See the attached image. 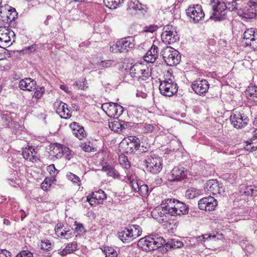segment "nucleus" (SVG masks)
<instances>
[{"instance_id": "obj_1", "label": "nucleus", "mask_w": 257, "mask_h": 257, "mask_svg": "<svg viewBox=\"0 0 257 257\" xmlns=\"http://www.w3.org/2000/svg\"><path fill=\"white\" fill-rule=\"evenodd\" d=\"M165 240L156 234H151L141 238L138 241V246L146 251H150L158 248L162 249Z\"/></svg>"}, {"instance_id": "obj_2", "label": "nucleus", "mask_w": 257, "mask_h": 257, "mask_svg": "<svg viewBox=\"0 0 257 257\" xmlns=\"http://www.w3.org/2000/svg\"><path fill=\"white\" fill-rule=\"evenodd\" d=\"M210 4L212 13L207 21L211 20L214 22H221L227 19V6L224 2L211 0Z\"/></svg>"}, {"instance_id": "obj_3", "label": "nucleus", "mask_w": 257, "mask_h": 257, "mask_svg": "<svg viewBox=\"0 0 257 257\" xmlns=\"http://www.w3.org/2000/svg\"><path fill=\"white\" fill-rule=\"evenodd\" d=\"M164 62L170 66L179 64L181 60V55L178 51L170 46L163 48L160 53Z\"/></svg>"}, {"instance_id": "obj_4", "label": "nucleus", "mask_w": 257, "mask_h": 257, "mask_svg": "<svg viewBox=\"0 0 257 257\" xmlns=\"http://www.w3.org/2000/svg\"><path fill=\"white\" fill-rule=\"evenodd\" d=\"M144 162L146 165L147 170L152 174H158L162 169V158L152 152H150L149 155L147 156Z\"/></svg>"}, {"instance_id": "obj_5", "label": "nucleus", "mask_w": 257, "mask_h": 257, "mask_svg": "<svg viewBox=\"0 0 257 257\" xmlns=\"http://www.w3.org/2000/svg\"><path fill=\"white\" fill-rule=\"evenodd\" d=\"M135 46V40L132 36H128L117 40L115 44L110 47V51L113 53L127 52Z\"/></svg>"}, {"instance_id": "obj_6", "label": "nucleus", "mask_w": 257, "mask_h": 257, "mask_svg": "<svg viewBox=\"0 0 257 257\" xmlns=\"http://www.w3.org/2000/svg\"><path fill=\"white\" fill-rule=\"evenodd\" d=\"M229 119L231 124L237 129L244 127L249 121L248 117L242 111L231 112Z\"/></svg>"}, {"instance_id": "obj_7", "label": "nucleus", "mask_w": 257, "mask_h": 257, "mask_svg": "<svg viewBox=\"0 0 257 257\" xmlns=\"http://www.w3.org/2000/svg\"><path fill=\"white\" fill-rule=\"evenodd\" d=\"M159 88L160 93L163 95L171 97L177 92L178 86L175 82L169 78L160 81Z\"/></svg>"}, {"instance_id": "obj_8", "label": "nucleus", "mask_w": 257, "mask_h": 257, "mask_svg": "<svg viewBox=\"0 0 257 257\" xmlns=\"http://www.w3.org/2000/svg\"><path fill=\"white\" fill-rule=\"evenodd\" d=\"M161 34L162 41L168 44H173L179 40V36L177 33L176 28L171 25L164 27Z\"/></svg>"}, {"instance_id": "obj_9", "label": "nucleus", "mask_w": 257, "mask_h": 257, "mask_svg": "<svg viewBox=\"0 0 257 257\" xmlns=\"http://www.w3.org/2000/svg\"><path fill=\"white\" fill-rule=\"evenodd\" d=\"M257 1L256 2L250 1L249 4H247L242 9H240L238 11V15L245 20L255 18L256 16Z\"/></svg>"}, {"instance_id": "obj_10", "label": "nucleus", "mask_w": 257, "mask_h": 257, "mask_svg": "<svg viewBox=\"0 0 257 257\" xmlns=\"http://www.w3.org/2000/svg\"><path fill=\"white\" fill-rule=\"evenodd\" d=\"M186 13L194 23H197L202 20L205 16L202 6L198 4L194 5L192 7H189L186 10Z\"/></svg>"}, {"instance_id": "obj_11", "label": "nucleus", "mask_w": 257, "mask_h": 257, "mask_svg": "<svg viewBox=\"0 0 257 257\" xmlns=\"http://www.w3.org/2000/svg\"><path fill=\"white\" fill-rule=\"evenodd\" d=\"M188 172L186 168L182 165L175 166L171 172L170 181L179 182L187 178Z\"/></svg>"}, {"instance_id": "obj_12", "label": "nucleus", "mask_w": 257, "mask_h": 257, "mask_svg": "<svg viewBox=\"0 0 257 257\" xmlns=\"http://www.w3.org/2000/svg\"><path fill=\"white\" fill-rule=\"evenodd\" d=\"M217 201L212 196L203 197L198 202V208L206 211H211L215 210L217 206Z\"/></svg>"}, {"instance_id": "obj_13", "label": "nucleus", "mask_w": 257, "mask_h": 257, "mask_svg": "<svg viewBox=\"0 0 257 257\" xmlns=\"http://www.w3.org/2000/svg\"><path fill=\"white\" fill-rule=\"evenodd\" d=\"M206 188L207 191L213 195L219 194L223 195L225 192V187L222 183H219L216 179H211L206 183Z\"/></svg>"}, {"instance_id": "obj_14", "label": "nucleus", "mask_w": 257, "mask_h": 257, "mask_svg": "<svg viewBox=\"0 0 257 257\" xmlns=\"http://www.w3.org/2000/svg\"><path fill=\"white\" fill-rule=\"evenodd\" d=\"M126 141L124 153L126 154H134L140 147V140L136 136H128Z\"/></svg>"}, {"instance_id": "obj_15", "label": "nucleus", "mask_w": 257, "mask_h": 257, "mask_svg": "<svg viewBox=\"0 0 257 257\" xmlns=\"http://www.w3.org/2000/svg\"><path fill=\"white\" fill-rule=\"evenodd\" d=\"M106 199V194L101 189L92 192L87 197V201L91 206H96L102 203L103 200Z\"/></svg>"}, {"instance_id": "obj_16", "label": "nucleus", "mask_w": 257, "mask_h": 257, "mask_svg": "<svg viewBox=\"0 0 257 257\" xmlns=\"http://www.w3.org/2000/svg\"><path fill=\"white\" fill-rule=\"evenodd\" d=\"M191 87L196 94L201 95L207 92L209 87V84L206 79H198L192 82Z\"/></svg>"}, {"instance_id": "obj_17", "label": "nucleus", "mask_w": 257, "mask_h": 257, "mask_svg": "<svg viewBox=\"0 0 257 257\" xmlns=\"http://www.w3.org/2000/svg\"><path fill=\"white\" fill-rule=\"evenodd\" d=\"M2 121L3 124L6 127L11 128L16 130L17 132V129L20 127L22 128L19 123L13 119L12 114L8 111L3 112L1 114Z\"/></svg>"}, {"instance_id": "obj_18", "label": "nucleus", "mask_w": 257, "mask_h": 257, "mask_svg": "<svg viewBox=\"0 0 257 257\" xmlns=\"http://www.w3.org/2000/svg\"><path fill=\"white\" fill-rule=\"evenodd\" d=\"M178 200L174 198H168L163 200L161 202V206H163L164 211L168 212V215L175 216L176 214V203Z\"/></svg>"}, {"instance_id": "obj_19", "label": "nucleus", "mask_w": 257, "mask_h": 257, "mask_svg": "<svg viewBox=\"0 0 257 257\" xmlns=\"http://www.w3.org/2000/svg\"><path fill=\"white\" fill-rule=\"evenodd\" d=\"M19 87L20 89L25 91H32L37 87L36 81L31 78H26L20 81Z\"/></svg>"}, {"instance_id": "obj_20", "label": "nucleus", "mask_w": 257, "mask_h": 257, "mask_svg": "<svg viewBox=\"0 0 257 257\" xmlns=\"http://www.w3.org/2000/svg\"><path fill=\"white\" fill-rule=\"evenodd\" d=\"M184 245L182 241L179 240L177 238H172L168 240L165 243L164 246H163L162 249H161V251L162 252H166L169 249H175L182 247Z\"/></svg>"}, {"instance_id": "obj_21", "label": "nucleus", "mask_w": 257, "mask_h": 257, "mask_svg": "<svg viewBox=\"0 0 257 257\" xmlns=\"http://www.w3.org/2000/svg\"><path fill=\"white\" fill-rule=\"evenodd\" d=\"M163 206L157 207L152 211L151 214L153 217L158 220L160 223L165 222L168 220V212L163 210Z\"/></svg>"}, {"instance_id": "obj_22", "label": "nucleus", "mask_w": 257, "mask_h": 257, "mask_svg": "<svg viewBox=\"0 0 257 257\" xmlns=\"http://www.w3.org/2000/svg\"><path fill=\"white\" fill-rule=\"evenodd\" d=\"M117 236L124 243L130 242L134 239L133 229L125 227L124 230L117 232Z\"/></svg>"}, {"instance_id": "obj_23", "label": "nucleus", "mask_w": 257, "mask_h": 257, "mask_svg": "<svg viewBox=\"0 0 257 257\" xmlns=\"http://www.w3.org/2000/svg\"><path fill=\"white\" fill-rule=\"evenodd\" d=\"M117 105V103L112 102L105 103L102 105V108L109 117L114 118L116 116V109Z\"/></svg>"}, {"instance_id": "obj_24", "label": "nucleus", "mask_w": 257, "mask_h": 257, "mask_svg": "<svg viewBox=\"0 0 257 257\" xmlns=\"http://www.w3.org/2000/svg\"><path fill=\"white\" fill-rule=\"evenodd\" d=\"M159 55V49L155 45H153L150 50L147 52L145 56V60L151 63L155 61Z\"/></svg>"}, {"instance_id": "obj_25", "label": "nucleus", "mask_w": 257, "mask_h": 257, "mask_svg": "<svg viewBox=\"0 0 257 257\" xmlns=\"http://www.w3.org/2000/svg\"><path fill=\"white\" fill-rule=\"evenodd\" d=\"M53 244L51 242L47 239L41 240L38 244L37 247L39 251L42 253L50 254L49 251L53 249Z\"/></svg>"}, {"instance_id": "obj_26", "label": "nucleus", "mask_w": 257, "mask_h": 257, "mask_svg": "<svg viewBox=\"0 0 257 257\" xmlns=\"http://www.w3.org/2000/svg\"><path fill=\"white\" fill-rule=\"evenodd\" d=\"M102 170L106 172L108 176L112 177L113 179H119L120 178V175L118 172L111 165H106L102 167Z\"/></svg>"}, {"instance_id": "obj_27", "label": "nucleus", "mask_w": 257, "mask_h": 257, "mask_svg": "<svg viewBox=\"0 0 257 257\" xmlns=\"http://www.w3.org/2000/svg\"><path fill=\"white\" fill-rule=\"evenodd\" d=\"M176 207V214H175V216L182 214L186 215L189 213V207L188 205L183 202L177 201Z\"/></svg>"}, {"instance_id": "obj_28", "label": "nucleus", "mask_w": 257, "mask_h": 257, "mask_svg": "<svg viewBox=\"0 0 257 257\" xmlns=\"http://www.w3.org/2000/svg\"><path fill=\"white\" fill-rule=\"evenodd\" d=\"M142 64H135L131 67L130 70L131 76L134 78H137L139 81H140V72L142 71Z\"/></svg>"}, {"instance_id": "obj_29", "label": "nucleus", "mask_w": 257, "mask_h": 257, "mask_svg": "<svg viewBox=\"0 0 257 257\" xmlns=\"http://www.w3.org/2000/svg\"><path fill=\"white\" fill-rule=\"evenodd\" d=\"M6 9L8 10V14L7 15V22L11 23L17 18L18 13L15 8L9 5L6 6Z\"/></svg>"}, {"instance_id": "obj_30", "label": "nucleus", "mask_w": 257, "mask_h": 257, "mask_svg": "<svg viewBox=\"0 0 257 257\" xmlns=\"http://www.w3.org/2000/svg\"><path fill=\"white\" fill-rule=\"evenodd\" d=\"M38 48V45L35 44L29 47H26L20 51H13V53H17V55L30 54L35 52Z\"/></svg>"}, {"instance_id": "obj_31", "label": "nucleus", "mask_w": 257, "mask_h": 257, "mask_svg": "<svg viewBox=\"0 0 257 257\" xmlns=\"http://www.w3.org/2000/svg\"><path fill=\"white\" fill-rule=\"evenodd\" d=\"M53 105L56 113L61 118H64V102L62 101L57 100L54 103Z\"/></svg>"}, {"instance_id": "obj_32", "label": "nucleus", "mask_w": 257, "mask_h": 257, "mask_svg": "<svg viewBox=\"0 0 257 257\" xmlns=\"http://www.w3.org/2000/svg\"><path fill=\"white\" fill-rule=\"evenodd\" d=\"M121 120L118 119L116 118L113 121L109 122V127L115 132H122Z\"/></svg>"}, {"instance_id": "obj_33", "label": "nucleus", "mask_w": 257, "mask_h": 257, "mask_svg": "<svg viewBox=\"0 0 257 257\" xmlns=\"http://www.w3.org/2000/svg\"><path fill=\"white\" fill-rule=\"evenodd\" d=\"M102 252L105 254V257H117V253L116 250L112 247L103 246L101 248Z\"/></svg>"}, {"instance_id": "obj_34", "label": "nucleus", "mask_w": 257, "mask_h": 257, "mask_svg": "<svg viewBox=\"0 0 257 257\" xmlns=\"http://www.w3.org/2000/svg\"><path fill=\"white\" fill-rule=\"evenodd\" d=\"M19 207L16 209H12V215L15 218V220L17 221L19 219V216L21 217V220L23 219L27 216L28 214H26L24 211L22 209L19 210Z\"/></svg>"}, {"instance_id": "obj_35", "label": "nucleus", "mask_w": 257, "mask_h": 257, "mask_svg": "<svg viewBox=\"0 0 257 257\" xmlns=\"http://www.w3.org/2000/svg\"><path fill=\"white\" fill-rule=\"evenodd\" d=\"M200 191L195 188H188L185 192V196L189 199H193L200 194Z\"/></svg>"}, {"instance_id": "obj_36", "label": "nucleus", "mask_w": 257, "mask_h": 257, "mask_svg": "<svg viewBox=\"0 0 257 257\" xmlns=\"http://www.w3.org/2000/svg\"><path fill=\"white\" fill-rule=\"evenodd\" d=\"M69 127H75L76 128H78V135H77V138H78L79 140H81L86 136L84 128L82 126L78 125V123L76 122H73L69 124Z\"/></svg>"}, {"instance_id": "obj_37", "label": "nucleus", "mask_w": 257, "mask_h": 257, "mask_svg": "<svg viewBox=\"0 0 257 257\" xmlns=\"http://www.w3.org/2000/svg\"><path fill=\"white\" fill-rule=\"evenodd\" d=\"M64 151H63L62 145L57 144V146L52 153H50V155L55 156L56 158H60L62 157L64 155Z\"/></svg>"}, {"instance_id": "obj_38", "label": "nucleus", "mask_w": 257, "mask_h": 257, "mask_svg": "<svg viewBox=\"0 0 257 257\" xmlns=\"http://www.w3.org/2000/svg\"><path fill=\"white\" fill-rule=\"evenodd\" d=\"M244 194L247 196H256V194H257V186L254 185L246 186L244 189Z\"/></svg>"}, {"instance_id": "obj_39", "label": "nucleus", "mask_w": 257, "mask_h": 257, "mask_svg": "<svg viewBox=\"0 0 257 257\" xmlns=\"http://www.w3.org/2000/svg\"><path fill=\"white\" fill-rule=\"evenodd\" d=\"M13 54V51L10 52L6 48L0 46V60L11 57Z\"/></svg>"}, {"instance_id": "obj_40", "label": "nucleus", "mask_w": 257, "mask_h": 257, "mask_svg": "<svg viewBox=\"0 0 257 257\" xmlns=\"http://www.w3.org/2000/svg\"><path fill=\"white\" fill-rule=\"evenodd\" d=\"M78 248L77 243L75 241H73L68 243L65 246V254L73 253Z\"/></svg>"}, {"instance_id": "obj_41", "label": "nucleus", "mask_w": 257, "mask_h": 257, "mask_svg": "<svg viewBox=\"0 0 257 257\" xmlns=\"http://www.w3.org/2000/svg\"><path fill=\"white\" fill-rule=\"evenodd\" d=\"M255 31L254 29L250 28L247 29L243 34V38L244 39L247 41V42H250L251 39L252 37H255Z\"/></svg>"}, {"instance_id": "obj_42", "label": "nucleus", "mask_w": 257, "mask_h": 257, "mask_svg": "<svg viewBox=\"0 0 257 257\" xmlns=\"http://www.w3.org/2000/svg\"><path fill=\"white\" fill-rule=\"evenodd\" d=\"M247 94L250 99L257 101V87L254 86L249 87L247 90Z\"/></svg>"}, {"instance_id": "obj_43", "label": "nucleus", "mask_w": 257, "mask_h": 257, "mask_svg": "<svg viewBox=\"0 0 257 257\" xmlns=\"http://www.w3.org/2000/svg\"><path fill=\"white\" fill-rule=\"evenodd\" d=\"M47 170L49 173L52 180H55V177L58 173L59 171L55 168V165L54 164H51L48 166L47 167Z\"/></svg>"}, {"instance_id": "obj_44", "label": "nucleus", "mask_w": 257, "mask_h": 257, "mask_svg": "<svg viewBox=\"0 0 257 257\" xmlns=\"http://www.w3.org/2000/svg\"><path fill=\"white\" fill-rule=\"evenodd\" d=\"M133 227L134 229H133V237L134 239L140 236L142 234V229L140 225L137 224L131 225L129 228H131Z\"/></svg>"}, {"instance_id": "obj_45", "label": "nucleus", "mask_w": 257, "mask_h": 257, "mask_svg": "<svg viewBox=\"0 0 257 257\" xmlns=\"http://www.w3.org/2000/svg\"><path fill=\"white\" fill-rule=\"evenodd\" d=\"M151 74L152 73L148 67L146 69L142 68V71L140 72V81L148 79L151 76Z\"/></svg>"}, {"instance_id": "obj_46", "label": "nucleus", "mask_w": 257, "mask_h": 257, "mask_svg": "<svg viewBox=\"0 0 257 257\" xmlns=\"http://www.w3.org/2000/svg\"><path fill=\"white\" fill-rule=\"evenodd\" d=\"M119 162L120 164L125 169H128L130 167V163L128 161L127 158L124 156L121 155L118 158Z\"/></svg>"}, {"instance_id": "obj_47", "label": "nucleus", "mask_w": 257, "mask_h": 257, "mask_svg": "<svg viewBox=\"0 0 257 257\" xmlns=\"http://www.w3.org/2000/svg\"><path fill=\"white\" fill-rule=\"evenodd\" d=\"M151 147L148 144H143L141 145V143L140 144V147H138L137 149L138 153L140 154H143L145 153H148L149 154L150 153H148L149 150H150Z\"/></svg>"}, {"instance_id": "obj_48", "label": "nucleus", "mask_w": 257, "mask_h": 257, "mask_svg": "<svg viewBox=\"0 0 257 257\" xmlns=\"http://www.w3.org/2000/svg\"><path fill=\"white\" fill-rule=\"evenodd\" d=\"M74 85L76 86L78 88H80L82 90H85L88 88V83L85 78L82 79L81 81H75Z\"/></svg>"}, {"instance_id": "obj_49", "label": "nucleus", "mask_w": 257, "mask_h": 257, "mask_svg": "<svg viewBox=\"0 0 257 257\" xmlns=\"http://www.w3.org/2000/svg\"><path fill=\"white\" fill-rule=\"evenodd\" d=\"M35 90L33 97L36 99H39L42 97L43 93L45 92V89L44 87H40L39 88H36Z\"/></svg>"}, {"instance_id": "obj_50", "label": "nucleus", "mask_w": 257, "mask_h": 257, "mask_svg": "<svg viewBox=\"0 0 257 257\" xmlns=\"http://www.w3.org/2000/svg\"><path fill=\"white\" fill-rule=\"evenodd\" d=\"M139 190H138V192L139 193L140 195L142 196H146L149 194V188L148 186L146 184H142L139 186Z\"/></svg>"}, {"instance_id": "obj_51", "label": "nucleus", "mask_w": 257, "mask_h": 257, "mask_svg": "<svg viewBox=\"0 0 257 257\" xmlns=\"http://www.w3.org/2000/svg\"><path fill=\"white\" fill-rule=\"evenodd\" d=\"M159 27L157 25L152 24L149 26H146L144 28L143 32L145 33H153L156 31Z\"/></svg>"}, {"instance_id": "obj_52", "label": "nucleus", "mask_w": 257, "mask_h": 257, "mask_svg": "<svg viewBox=\"0 0 257 257\" xmlns=\"http://www.w3.org/2000/svg\"><path fill=\"white\" fill-rule=\"evenodd\" d=\"M63 224L62 223L57 224L55 227V234L58 237L62 236L64 234V231L62 230Z\"/></svg>"}, {"instance_id": "obj_53", "label": "nucleus", "mask_w": 257, "mask_h": 257, "mask_svg": "<svg viewBox=\"0 0 257 257\" xmlns=\"http://www.w3.org/2000/svg\"><path fill=\"white\" fill-rule=\"evenodd\" d=\"M74 225L76 226L75 229L77 233L82 234L86 232V230L82 223H77L76 221H75Z\"/></svg>"}, {"instance_id": "obj_54", "label": "nucleus", "mask_w": 257, "mask_h": 257, "mask_svg": "<svg viewBox=\"0 0 257 257\" xmlns=\"http://www.w3.org/2000/svg\"><path fill=\"white\" fill-rule=\"evenodd\" d=\"M15 257H34V255L30 250H23L18 253Z\"/></svg>"}, {"instance_id": "obj_55", "label": "nucleus", "mask_w": 257, "mask_h": 257, "mask_svg": "<svg viewBox=\"0 0 257 257\" xmlns=\"http://www.w3.org/2000/svg\"><path fill=\"white\" fill-rule=\"evenodd\" d=\"M80 147L82 150L85 151V152H94L96 151V149L90 146L89 145H87L86 143H81L80 145Z\"/></svg>"}, {"instance_id": "obj_56", "label": "nucleus", "mask_w": 257, "mask_h": 257, "mask_svg": "<svg viewBox=\"0 0 257 257\" xmlns=\"http://www.w3.org/2000/svg\"><path fill=\"white\" fill-rule=\"evenodd\" d=\"M245 44L251 47L254 51H257V37H252L250 42H245Z\"/></svg>"}, {"instance_id": "obj_57", "label": "nucleus", "mask_w": 257, "mask_h": 257, "mask_svg": "<svg viewBox=\"0 0 257 257\" xmlns=\"http://www.w3.org/2000/svg\"><path fill=\"white\" fill-rule=\"evenodd\" d=\"M135 10H139V11H143L144 10V8H143V5L139 2V1L136 0L133 4H131V6Z\"/></svg>"}, {"instance_id": "obj_58", "label": "nucleus", "mask_w": 257, "mask_h": 257, "mask_svg": "<svg viewBox=\"0 0 257 257\" xmlns=\"http://www.w3.org/2000/svg\"><path fill=\"white\" fill-rule=\"evenodd\" d=\"M67 177L69 180L73 182V183H78L80 182L79 177L70 172L67 173Z\"/></svg>"}, {"instance_id": "obj_59", "label": "nucleus", "mask_w": 257, "mask_h": 257, "mask_svg": "<svg viewBox=\"0 0 257 257\" xmlns=\"http://www.w3.org/2000/svg\"><path fill=\"white\" fill-rule=\"evenodd\" d=\"M165 222H166L165 224L166 227L169 228V230H172L177 227L176 223L173 220H170L168 218V220Z\"/></svg>"}, {"instance_id": "obj_60", "label": "nucleus", "mask_w": 257, "mask_h": 257, "mask_svg": "<svg viewBox=\"0 0 257 257\" xmlns=\"http://www.w3.org/2000/svg\"><path fill=\"white\" fill-rule=\"evenodd\" d=\"M121 126H122V132L123 130H125L128 128H131L134 126V123L132 122H127L124 120H121Z\"/></svg>"}, {"instance_id": "obj_61", "label": "nucleus", "mask_w": 257, "mask_h": 257, "mask_svg": "<svg viewBox=\"0 0 257 257\" xmlns=\"http://www.w3.org/2000/svg\"><path fill=\"white\" fill-rule=\"evenodd\" d=\"M113 63V61L112 60H107L105 61H101L99 63V66L102 67L108 68L111 66Z\"/></svg>"}, {"instance_id": "obj_62", "label": "nucleus", "mask_w": 257, "mask_h": 257, "mask_svg": "<svg viewBox=\"0 0 257 257\" xmlns=\"http://www.w3.org/2000/svg\"><path fill=\"white\" fill-rule=\"evenodd\" d=\"M143 129L145 133H151L154 130V126L152 124L145 123L143 126Z\"/></svg>"}, {"instance_id": "obj_63", "label": "nucleus", "mask_w": 257, "mask_h": 257, "mask_svg": "<svg viewBox=\"0 0 257 257\" xmlns=\"http://www.w3.org/2000/svg\"><path fill=\"white\" fill-rule=\"evenodd\" d=\"M74 153L72 152L68 147L65 146V159L70 160L71 158L73 157Z\"/></svg>"}, {"instance_id": "obj_64", "label": "nucleus", "mask_w": 257, "mask_h": 257, "mask_svg": "<svg viewBox=\"0 0 257 257\" xmlns=\"http://www.w3.org/2000/svg\"><path fill=\"white\" fill-rule=\"evenodd\" d=\"M246 146L244 147L245 150L247 151H248L249 152H253L257 150V146H253L250 144V143H249L247 141L246 142Z\"/></svg>"}]
</instances>
